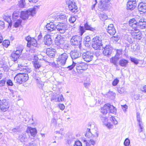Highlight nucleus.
<instances>
[{"label":"nucleus","instance_id":"obj_1","mask_svg":"<svg viewBox=\"0 0 146 146\" xmlns=\"http://www.w3.org/2000/svg\"><path fill=\"white\" fill-rule=\"evenodd\" d=\"M92 46L95 50H99L102 48L104 49L103 53L104 55L109 56L111 54L113 48L109 44L104 46L102 43V40L100 37L96 36L92 39Z\"/></svg>","mask_w":146,"mask_h":146},{"label":"nucleus","instance_id":"obj_2","mask_svg":"<svg viewBox=\"0 0 146 146\" xmlns=\"http://www.w3.org/2000/svg\"><path fill=\"white\" fill-rule=\"evenodd\" d=\"M23 49L24 47L23 45L18 46L16 48V50H14L11 54L12 60L14 62L16 61L22 54Z\"/></svg>","mask_w":146,"mask_h":146},{"label":"nucleus","instance_id":"obj_3","mask_svg":"<svg viewBox=\"0 0 146 146\" xmlns=\"http://www.w3.org/2000/svg\"><path fill=\"white\" fill-rule=\"evenodd\" d=\"M36 8L35 7L29 9L26 11H22L20 17L23 20L29 19L30 16H33L36 14Z\"/></svg>","mask_w":146,"mask_h":146},{"label":"nucleus","instance_id":"obj_4","mask_svg":"<svg viewBox=\"0 0 146 146\" xmlns=\"http://www.w3.org/2000/svg\"><path fill=\"white\" fill-rule=\"evenodd\" d=\"M75 66H76V68L77 71L82 69L86 70L87 68V66L86 64L84 63H81L80 62H75L73 61L72 64L68 66L67 68H69V70H71Z\"/></svg>","mask_w":146,"mask_h":146},{"label":"nucleus","instance_id":"obj_5","mask_svg":"<svg viewBox=\"0 0 146 146\" xmlns=\"http://www.w3.org/2000/svg\"><path fill=\"white\" fill-rule=\"evenodd\" d=\"M68 57V54L66 53H64L59 56L57 58V61L59 64L64 66L65 64Z\"/></svg>","mask_w":146,"mask_h":146},{"label":"nucleus","instance_id":"obj_6","mask_svg":"<svg viewBox=\"0 0 146 146\" xmlns=\"http://www.w3.org/2000/svg\"><path fill=\"white\" fill-rule=\"evenodd\" d=\"M82 40L81 37L77 35L74 36L71 39L70 43L72 45L77 46L80 47Z\"/></svg>","mask_w":146,"mask_h":146},{"label":"nucleus","instance_id":"obj_7","mask_svg":"<svg viewBox=\"0 0 146 146\" xmlns=\"http://www.w3.org/2000/svg\"><path fill=\"white\" fill-rule=\"evenodd\" d=\"M82 57L85 61L89 62L92 60L94 57V55L91 52H86L83 53Z\"/></svg>","mask_w":146,"mask_h":146},{"label":"nucleus","instance_id":"obj_8","mask_svg":"<svg viewBox=\"0 0 146 146\" xmlns=\"http://www.w3.org/2000/svg\"><path fill=\"white\" fill-rule=\"evenodd\" d=\"M9 106V102L6 99L3 100L0 103V109L4 112L8 110Z\"/></svg>","mask_w":146,"mask_h":146},{"label":"nucleus","instance_id":"obj_9","mask_svg":"<svg viewBox=\"0 0 146 146\" xmlns=\"http://www.w3.org/2000/svg\"><path fill=\"white\" fill-rule=\"evenodd\" d=\"M67 25L64 23H59L56 26V29L60 33H64L67 29Z\"/></svg>","mask_w":146,"mask_h":146},{"label":"nucleus","instance_id":"obj_10","mask_svg":"<svg viewBox=\"0 0 146 146\" xmlns=\"http://www.w3.org/2000/svg\"><path fill=\"white\" fill-rule=\"evenodd\" d=\"M108 3L105 2L104 0H100L98 4V9L100 11L108 10L109 8Z\"/></svg>","mask_w":146,"mask_h":146},{"label":"nucleus","instance_id":"obj_11","mask_svg":"<svg viewBox=\"0 0 146 146\" xmlns=\"http://www.w3.org/2000/svg\"><path fill=\"white\" fill-rule=\"evenodd\" d=\"M38 76H37L36 73L33 72L32 76L33 78L36 80L37 82L38 86V87L40 88H41L42 89V87L44 85V83L43 82L41 81V80H40L42 76L41 75H39L38 74Z\"/></svg>","mask_w":146,"mask_h":146},{"label":"nucleus","instance_id":"obj_12","mask_svg":"<svg viewBox=\"0 0 146 146\" xmlns=\"http://www.w3.org/2000/svg\"><path fill=\"white\" fill-rule=\"evenodd\" d=\"M85 28L83 27L80 26V35H82L83 33L85 32V30H89L92 31H94L96 30L95 28H93L89 25L87 23L85 24Z\"/></svg>","mask_w":146,"mask_h":146},{"label":"nucleus","instance_id":"obj_13","mask_svg":"<svg viewBox=\"0 0 146 146\" xmlns=\"http://www.w3.org/2000/svg\"><path fill=\"white\" fill-rule=\"evenodd\" d=\"M46 28L48 33H51V34H55L56 31V26L53 23H50L47 24L46 26Z\"/></svg>","mask_w":146,"mask_h":146},{"label":"nucleus","instance_id":"obj_14","mask_svg":"<svg viewBox=\"0 0 146 146\" xmlns=\"http://www.w3.org/2000/svg\"><path fill=\"white\" fill-rule=\"evenodd\" d=\"M30 139L27 133H23L19 135L18 139L21 142H27Z\"/></svg>","mask_w":146,"mask_h":146},{"label":"nucleus","instance_id":"obj_15","mask_svg":"<svg viewBox=\"0 0 146 146\" xmlns=\"http://www.w3.org/2000/svg\"><path fill=\"white\" fill-rule=\"evenodd\" d=\"M69 10L72 13H75L78 11V7L75 2L68 5Z\"/></svg>","mask_w":146,"mask_h":146},{"label":"nucleus","instance_id":"obj_16","mask_svg":"<svg viewBox=\"0 0 146 146\" xmlns=\"http://www.w3.org/2000/svg\"><path fill=\"white\" fill-rule=\"evenodd\" d=\"M136 6V4L135 0H129L127 3V9L133 10L135 8Z\"/></svg>","mask_w":146,"mask_h":146},{"label":"nucleus","instance_id":"obj_17","mask_svg":"<svg viewBox=\"0 0 146 146\" xmlns=\"http://www.w3.org/2000/svg\"><path fill=\"white\" fill-rule=\"evenodd\" d=\"M19 68V70H20L21 71L23 72V73L24 74H26L29 73H30L31 71V69L28 68L26 66H24L22 65L21 64H18Z\"/></svg>","mask_w":146,"mask_h":146},{"label":"nucleus","instance_id":"obj_18","mask_svg":"<svg viewBox=\"0 0 146 146\" xmlns=\"http://www.w3.org/2000/svg\"><path fill=\"white\" fill-rule=\"evenodd\" d=\"M44 42L45 45H50L52 44V40L50 35L45 36L44 38Z\"/></svg>","mask_w":146,"mask_h":146},{"label":"nucleus","instance_id":"obj_19","mask_svg":"<svg viewBox=\"0 0 146 146\" xmlns=\"http://www.w3.org/2000/svg\"><path fill=\"white\" fill-rule=\"evenodd\" d=\"M56 50L52 48H48L46 50V54L48 56L51 58L54 57L55 55Z\"/></svg>","mask_w":146,"mask_h":146},{"label":"nucleus","instance_id":"obj_20","mask_svg":"<svg viewBox=\"0 0 146 146\" xmlns=\"http://www.w3.org/2000/svg\"><path fill=\"white\" fill-rule=\"evenodd\" d=\"M108 32L111 35H113L116 32V30L113 24H110L108 27Z\"/></svg>","mask_w":146,"mask_h":146},{"label":"nucleus","instance_id":"obj_21","mask_svg":"<svg viewBox=\"0 0 146 146\" xmlns=\"http://www.w3.org/2000/svg\"><path fill=\"white\" fill-rule=\"evenodd\" d=\"M64 43V41L62 38H60L57 37L56 40L55 41V43L56 45L58 46L60 48H62L63 44Z\"/></svg>","mask_w":146,"mask_h":146},{"label":"nucleus","instance_id":"obj_22","mask_svg":"<svg viewBox=\"0 0 146 146\" xmlns=\"http://www.w3.org/2000/svg\"><path fill=\"white\" fill-rule=\"evenodd\" d=\"M109 106H110V104H106L104 106L102 107L101 109V112L104 115L106 114L108 111H109Z\"/></svg>","mask_w":146,"mask_h":146},{"label":"nucleus","instance_id":"obj_23","mask_svg":"<svg viewBox=\"0 0 146 146\" xmlns=\"http://www.w3.org/2000/svg\"><path fill=\"white\" fill-rule=\"evenodd\" d=\"M138 9L140 11L144 13H146V3H140L138 6Z\"/></svg>","mask_w":146,"mask_h":146},{"label":"nucleus","instance_id":"obj_24","mask_svg":"<svg viewBox=\"0 0 146 146\" xmlns=\"http://www.w3.org/2000/svg\"><path fill=\"white\" fill-rule=\"evenodd\" d=\"M70 56L72 59L74 60L79 58L80 54L78 51L74 50L71 52Z\"/></svg>","mask_w":146,"mask_h":146},{"label":"nucleus","instance_id":"obj_25","mask_svg":"<svg viewBox=\"0 0 146 146\" xmlns=\"http://www.w3.org/2000/svg\"><path fill=\"white\" fill-rule=\"evenodd\" d=\"M34 66L35 68V70L36 72H37V73L36 74H37V76H38L37 74L38 73V75L39 74H40L41 73L40 72H39L40 71L39 69L41 67V65L39 62H36L34 63Z\"/></svg>","mask_w":146,"mask_h":146},{"label":"nucleus","instance_id":"obj_26","mask_svg":"<svg viewBox=\"0 0 146 146\" xmlns=\"http://www.w3.org/2000/svg\"><path fill=\"white\" fill-rule=\"evenodd\" d=\"M31 45L35 47L37 45L36 41L34 38H32L31 41L27 43V47H31Z\"/></svg>","mask_w":146,"mask_h":146},{"label":"nucleus","instance_id":"obj_27","mask_svg":"<svg viewBox=\"0 0 146 146\" xmlns=\"http://www.w3.org/2000/svg\"><path fill=\"white\" fill-rule=\"evenodd\" d=\"M119 57L117 55H115L114 57H112L110 59V62L113 63L115 65H117V62L119 60Z\"/></svg>","mask_w":146,"mask_h":146},{"label":"nucleus","instance_id":"obj_28","mask_svg":"<svg viewBox=\"0 0 146 146\" xmlns=\"http://www.w3.org/2000/svg\"><path fill=\"white\" fill-rule=\"evenodd\" d=\"M14 80L17 83L20 84L23 83L19 74H18L14 77Z\"/></svg>","mask_w":146,"mask_h":146},{"label":"nucleus","instance_id":"obj_29","mask_svg":"<svg viewBox=\"0 0 146 146\" xmlns=\"http://www.w3.org/2000/svg\"><path fill=\"white\" fill-rule=\"evenodd\" d=\"M19 74L23 82H26L28 80L29 77L27 74H24L23 73Z\"/></svg>","mask_w":146,"mask_h":146},{"label":"nucleus","instance_id":"obj_30","mask_svg":"<svg viewBox=\"0 0 146 146\" xmlns=\"http://www.w3.org/2000/svg\"><path fill=\"white\" fill-rule=\"evenodd\" d=\"M28 130L30 131L31 135L35 137L37 133V131L36 129L31 127H28Z\"/></svg>","mask_w":146,"mask_h":146},{"label":"nucleus","instance_id":"obj_31","mask_svg":"<svg viewBox=\"0 0 146 146\" xmlns=\"http://www.w3.org/2000/svg\"><path fill=\"white\" fill-rule=\"evenodd\" d=\"M128 60L125 59L121 60L119 62V64L121 66L126 67L128 63Z\"/></svg>","mask_w":146,"mask_h":146},{"label":"nucleus","instance_id":"obj_32","mask_svg":"<svg viewBox=\"0 0 146 146\" xmlns=\"http://www.w3.org/2000/svg\"><path fill=\"white\" fill-rule=\"evenodd\" d=\"M136 31H133L132 32V35H134L135 37V38H137L138 39H140L141 38V35L140 32H139V31L136 33Z\"/></svg>","mask_w":146,"mask_h":146},{"label":"nucleus","instance_id":"obj_33","mask_svg":"<svg viewBox=\"0 0 146 146\" xmlns=\"http://www.w3.org/2000/svg\"><path fill=\"white\" fill-rule=\"evenodd\" d=\"M109 110H110V113H116L117 110L115 107L110 104V106H109Z\"/></svg>","mask_w":146,"mask_h":146},{"label":"nucleus","instance_id":"obj_34","mask_svg":"<svg viewBox=\"0 0 146 146\" xmlns=\"http://www.w3.org/2000/svg\"><path fill=\"white\" fill-rule=\"evenodd\" d=\"M137 23L138 25L140 24V23H145V19L142 17H139L138 18H136Z\"/></svg>","mask_w":146,"mask_h":146},{"label":"nucleus","instance_id":"obj_35","mask_svg":"<svg viewBox=\"0 0 146 146\" xmlns=\"http://www.w3.org/2000/svg\"><path fill=\"white\" fill-rule=\"evenodd\" d=\"M12 18L14 21H16L18 20V19H20V17L19 16V14L15 12L13 13Z\"/></svg>","mask_w":146,"mask_h":146},{"label":"nucleus","instance_id":"obj_36","mask_svg":"<svg viewBox=\"0 0 146 146\" xmlns=\"http://www.w3.org/2000/svg\"><path fill=\"white\" fill-rule=\"evenodd\" d=\"M67 17L68 16H67L65 15H63L58 17L56 19L57 20H64V21H66Z\"/></svg>","mask_w":146,"mask_h":146},{"label":"nucleus","instance_id":"obj_37","mask_svg":"<svg viewBox=\"0 0 146 146\" xmlns=\"http://www.w3.org/2000/svg\"><path fill=\"white\" fill-rule=\"evenodd\" d=\"M132 25H129V26H131L132 28V31H136V33L139 31V29H138L137 27L138 24L137 23L133 24H132Z\"/></svg>","mask_w":146,"mask_h":146},{"label":"nucleus","instance_id":"obj_38","mask_svg":"<svg viewBox=\"0 0 146 146\" xmlns=\"http://www.w3.org/2000/svg\"><path fill=\"white\" fill-rule=\"evenodd\" d=\"M92 133L90 131V129H88L86 131V132L85 134V136L88 138H90L92 137L93 135Z\"/></svg>","mask_w":146,"mask_h":146},{"label":"nucleus","instance_id":"obj_39","mask_svg":"<svg viewBox=\"0 0 146 146\" xmlns=\"http://www.w3.org/2000/svg\"><path fill=\"white\" fill-rule=\"evenodd\" d=\"M139 128L138 129V131L139 133L143 132L144 130V128L143 124L142 123L140 122L138 124Z\"/></svg>","mask_w":146,"mask_h":146},{"label":"nucleus","instance_id":"obj_40","mask_svg":"<svg viewBox=\"0 0 146 146\" xmlns=\"http://www.w3.org/2000/svg\"><path fill=\"white\" fill-rule=\"evenodd\" d=\"M100 119L104 125L108 121V119L107 117L105 116H100Z\"/></svg>","mask_w":146,"mask_h":146},{"label":"nucleus","instance_id":"obj_41","mask_svg":"<svg viewBox=\"0 0 146 146\" xmlns=\"http://www.w3.org/2000/svg\"><path fill=\"white\" fill-rule=\"evenodd\" d=\"M56 96L58 98V100H57L56 101H58V102H62L64 101V98L62 94L56 95Z\"/></svg>","mask_w":146,"mask_h":146},{"label":"nucleus","instance_id":"obj_42","mask_svg":"<svg viewBox=\"0 0 146 146\" xmlns=\"http://www.w3.org/2000/svg\"><path fill=\"white\" fill-rule=\"evenodd\" d=\"M19 6L21 8H23L25 5V0H18Z\"/></svg>","mask_w":146,"mask_h":146},{"label":"nucleus","instance_id":"obj_43","mask_svg":"<svg viewBox=\"0 0 146 146\" xmlns=\"http://www.w3.org/2000/svg\"><path fill=\"white\" fill-rule=\"evenodd\" d=\"M16 21L15 23L14 26L16 28L18 27L19 26L21 22V20L20 19H18V20H16V21Z\"/></svg>","mask_w":146,"mask_h":146},{"label":"nucleus","instance_id":"obj_44","mask_svg":"<svg viewBox=\"0 0 146 146\" xmlns=\"http://www.w3.org/2000/svg\"><path fill=\"white\" fill-rule=\"evenodd\" d=\"M10 91V94L11 96L14 97L16 96L17 94V92L15 91H14L11 89H9Z\"/></svg>","mask_w":146,"mask_h":146},{"label":"nucleus","instance_id":"obj_45","mask_svg":"<svg viewBox=\"0 0 146 146\" xmlns=\"http://www.w3.org/2000/svg\"><path fill=\"white\" fill-rule=\"evenodd\" d=\"M123 144L125 146H129L130 144L129 139L128 138H126L124 141Z\"/></svg>","mask_w":146,"mask_h":146},{"label":"nucleus","instance_id":"obj_46","mask_svg":"<svg viewBox=\"0 0 146 146\" xmlns=\"http://www.w3.org/2000/svg\"><path fill=\"white\" fill-rule=\"evenodd\" d=\"M10 44V42L8 40H5L3 43V45L5 47L7 48Z\"/></svg>","mask_w":146,"mask_h":146},{"label":"nucleus","instance_id":"obj_47","mask_svg":"<svg viewBox=\"0 0 146 146\" xmlns=\"http://www.w3.org/2000/svg\"><path fill=\"white\" fill-rule=\"evenodd\" d=\"M100 19L102 20H104L107 19V16L103 13L100 14L99 15Z\"/></svg>","mask_w":146,"mask_h":146},{"label":"nucleus","instance_id":"obj_48","mask_svg":"<svg viewBox=\"0 0 146 146\" xmlns=\"http://www.w3.org/2000/svg\"><path fill=\"white\" fill-rule=\"evenodd\" d=\"M130 60L135 64L137 65L139 63V61L137 59L134 58L130 57Z\"/></svg>","mask_w":146,"mask_h":146},{"label":"nucleus","instance_id":"obj_49","mask_svg":"<svg viewBox=\"0 0 146 146\" xmlns=\"http://www.w3.org/2000/svg\"><path fill=\"white\" fill-rule=\"evenodd\" d=\"M76 18L74 16H71L69 18V22L71 23H74L76 20Z\"/></svg>","mask_w":146,"mask_h":146},{"label":"nucleus","instance_id":"obj_50","mask_svg":"<svg viewBox=\"0 0 146 146\" xmlns=\"http://www.w3.org/2000/svg\"><path fill=\"white\" fill-rule=\"evenodd\" d=\"M137 23L136 19H130L129 21V25H132V24Z\"/></svg>","mask_w":146,"mask_h":146},{"label":"nucleus","instance_id":"obj_51","mask_svg":"<svg viewBox=\"0 0 146 146\" xmlns=\"http://www.w3.org/2000/svg\"><path fill=\"white\" fill-rule=\"evenodd\" d=\"M93 133V137L95 139L98 136V132L95 130V131L94 132H92Z\"/></svg>","mask_w":146,"mask_h":146},{"label":"nucleus","instance_id":"obj_52","mask_svg":"<svg viewBox=\"0 0 146 146\" xmlns=\"http://www.w3.org/2000/svg\"><path fill=\"white\" fill-rule=\"evenodd\" d=\"M73 146H82V143L79 141L75 142Z\"/></svg>","mask_w":146,"mask_h":146},{"label":"nucleus","instance_id":"obj_53","mask_svg":"<svg viewBox=\"0 0 146 146\" xmlns=\"http://www.w3.org/2000/svg\"><path fill=\"white\" fill-rule=\"evenodd\" d=\"M110 120L114 124L117 125V124L118 122L114 117L111 116L110 118Z\"/></svg>","mask_w":146,"mask_h":146},{"label":"nucleus","instance_id":"obj_54","mask_svg":"<svg viewBox=\"0 0 146 146\" xmlns=\"http://www.w3.org/2000/svg\"><path fill=\"white\" fill-rule=\"evenodd\" d=\"M119 82V80L117 78L115 79L113 81L112 84L114 86H116Z\"/></svg>","mask_w":146,"mask_h":146},{"label":"nucleus","instance_id":"obj_55","mask_svg":"<svg viewBox=\"0 0 146 146\" xmlns=\"http://www.w3.org/2000/svg\"><path fill=\"white\" fill-rule=\"evenodd\" d=\"M104 125L109 129L112 128L113 127V125L110 123H106Z\"/></svg>","mask_w":146,"mask_h":146},{"label":"nucleus","instance_id":"obj_56","mask_svg":"<svg viewBox=\"0 0 146 146\" xmlns=\"http://www.w3.org/2000/svg\"><path fill=\"white\" fill-rule=\"evenodd\" d=\"M145 24H139L138 25L137 27L138 28V29H139V28L141 29H145L146 27V26H145Z\"/></svg>","mask_w":146,"mask_h":146},{"label":"nucleus","instance_id":"obj_57","mask_svg":"<svg viewBox=\"0 0 146 146\" xmlns=\"http://www.w3.org/2000/svg\"><path fill=\"white\" fill-rule=\"evenodd\" d=\"M88 143H89V144L91 145L94 146L96 144V141L92 139H91L88 141Z\"/></svg>","mask_w":146,"mask_h":146},{"label":"nucleus","instance_id":"obj_58","mask_svg":"<svg viewBox=\"0 0 146 146\" xmlns=\"http://www.w3.org/2000/svg\"><path fill=\"white\" fill-rule=\"evenodd\" d=\"M58 107L62 110H63L65 108V106L63 104H58Z\"/></svg>","mask_w":146,"mask_h":146},{"label":"nucleus","instance_id":"obj_59","mask_svg":"<svg viewBox=\"0 0 146 146\" xmlns=\"http://www.w3.org/2000/svg\"><path fill=\"white\" fill-rule=\"evenodd\" d=\"M112 39L113 40V42H117L119 39L118 36H114L112 37Z\"/></svg>","mask_w":146,"mask_h":146},{"label":"nucleus","instance_id":"obj_60","mask_svg":"<svg viewBox=\"0 0 146 146\" xmlns=\"http://www.w3.org/2000/svg\"><path fill=\"white\" fill-rule=\"evenodd\" d=\"M5 23L3 21H0V30L3 29L5 27Z\"/></svg>","mask_w":146,"mask_h":146},{"label":"nucleus","instance_id":"obj_61","mask_svg":"<svg viewBox=\"0 0 146 146\" xmlns=\"http://www.w3.org/2000/svg\"><path fill=\"white\" fill-rule=\"evenodd\" d=\"M63 131V129H62V128H61L60 129V131H56L55 132L56 133H58L59 134H61V135H64V133L62 132V131Z\"/></svg>","mask_w":146,"mask_h":146},{"label":"nucleus","instance_id":"obj_62","mask_svg":"<svg viewBox=\"0 0 146 146\" xmlns=\"http://www.w3.org/2000/svg\"><path fill=\"white\" fill-rule=\"evenodd\" d=\"M6 81L5 80H3L0 81V86H3L5 85Z\"/></svg>","mask_w":146,"mask_h":146},{"label":"nucleus","instance_id":"obj_63","mask_svg":"<svg viewBox=\"0 0 146 146\" xmlns=\"http://www.w3.org/2000/svg\"><path fill=\"white\" fill-rule=\"evenodd\" d=\"M7 84L8 85L10 86H12L13 84L12 81L10 79L7 80Z\"/></svg>","mask_w":146,"mask_h":146},{"label":"nucleus","instance_id":"obj_64","mask_svg":"<svg viewBox=\"0 0 146 146\" xmlns=\"http://www.w3.org/2000/svg\"><path fill=\"white\" fill-rule=\"evenodd\" d=\"M124 112H125L126 110L127 109V106L126 105L123 106H121Z\"/></svg>","mask_w":146,"mask_h":146}]
</instances>
